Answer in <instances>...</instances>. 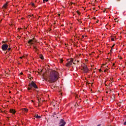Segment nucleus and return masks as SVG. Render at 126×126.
Instances as JSON below:
<instances>
[{
	"instance_id": "obj_1",
	"label": "nucleus",
	"mask_w": 126,
	"mask_h": 126,
	"mask_svg": "<svg viewBox=\"0 0 126 126\" xmlns=\"http://www.w3.org/2000/svg\"><path fill=\"white\" fill-rule=\"evenodd\" d=\"M59 73L57 71L50 70L48 71L47 80L50 83L56 82L59 79Z\"/></svg>"
},
{
	"instance_id": "obj_2",
	"label": "nucleus",
	"mask_w": 126,
	"mask_h": 126,
	"mask_svg": "<svg viewBox=\"0 0 126 126\" xmlns=\"http://www.w3.org/2000/svg\"><path fill=\"white\" fill-rule=\"evenodd\" d=\"M79 62V61L78 60V57H75L74 58V62H73V59H71L70 60H69V61L68 63H66V66H70L72 63L74 64H76V63H78Z\"/></svg>"
},
{
	"instance_id": "obj_3",
	"label": "nucleus",
	"mask_w": 126,
	"mask_h": 126,
	"mask_svg": "<svg viewBox=\"0 0 126 126\" xmlns=\"http://www.w3.org/2000/svg\"><path fill=\"white\" fill-rule=\"evenodd\" d=\"M33 87L35 89H37V88H38V87L37 86V85H36V83H35L33 81H32V83L29 84L28 90L29 91L31 90H32V88H33Z\"/></svg>"
},
{
	"instance_id": "obj_4",
	"label": "nucleus",
	"mask_w": 126,
	"mask_h": 126,
	"mask_svg": "<svg viewBox=\"0 0 126 126\" xmlns=\"http://www.w3.org/2000/svg\"><path fill=\"white\" fill-rule=\"evenodd\" d=\"M80 69L83 71L84 73H87V72H88L87 66H86L84 63L81 64Z\"/></svg>"
},
{
	"instance_id": "obj_5",
	"label": "nucleus",
	"mask_w": 126,
	"mask_h": 126,
	"mask_svg": "<svg viewBox=\"0 0 126 126\" xmlns=\"http://www.w3.org/2000/svg\"><path fill=\"white\" fill-rule=\"evenodd\" d=\"M65 124H66V123L64 122L63 119H61L59 123V126H65Z\"/></svg>"
},
{
	"instance_id": "obj_6",
	"label": "nucleus",
	"mask_w": 126,
	"mask_h": 126,
	"mask_svg": "<svg viewBox=\"0 0 126 126\" xmlns=\"http://www.w3.org/2000/svg\"><path fill=\"white\" fill-rule=\"evenodd\" d=\"M8 48V45L7 44H3L1 46V49L2 51H6Z\"/></svg>"
},
{
	"instance_id": "obj_7",
	"label": "nucleus",
	"mask_w": 126,
	"mask_h": 126,
	"mask_svg": "<svg viewBox=\"0 0 126 126\" xmlns=\"http://www.w3.org/2000/svg\"><path fill=\"white\" fill-rule=\"evenodd\" d=\"M28 43L29 45H33L34 44V40L33 39H30Z\"/></svg>"
},
{
	"instance_id": "obj_8",
	"label": "nucleus",
	"mask_w": 126,
	"mask_h": 126,
	"mask_svg": "<svg viewBox=\"0 0 126 126\" xmlns=\"http://www.w3.org/2000/svg\"><path fill=\"white\" fill-rule=\"evenodd\" d=\"M10 112L12 114H15L16 111H15V110H14V109H10Z\"/></svg>"
},
{
	"instance_id": "obj_9",
	"label": "nucleus",
	"mask_w": 126,
	"mask_h": 126,
	"mask_svg": "<svg viewBox=\"0 0 126 126\" xmlns=\"http://www.w3.org/2000/svg\"><path fill=\"white\" fill-rule=\"evenodd\" d=\"M22 111L23 112H25V113H27V112H28V109H27V108H23L22 109Z\"/></svg>"
},
{
	"instance_id": "obj_10",
	"label": "nucleus",
	"mask_w": 126,
	"mask_h": 126,
	"mask_svg": "<svg viewBox=\"0 0 126 126\" xmlns=\"http://www.w3.org/2000/svg\"><path fill=\"white\" fill-rule=\"evenodd\" d=\"M34 117L36 118V119H40L41 118V116H38V114H35L34 115Z\"/></svg>"
},
{
	"instance_id": "obj_11",
	"label": "nucleus",
	"mask_w": 126,
	"mask_h": 126,
	"mask_svg": "<svg viewBox=\"0 0 126 126\" xmlns=\"http://www.w3.org/2000/svg\"><path fill=\"white\" fill-rule=\"evenodd\" d=\"M111 100H112V101H114L115 100V95L113 94L112 95V96L111 97Z\"/></svg>"
},
{
	"instance_id": "obj_12",
	"label": "nucleus",
	"mask_w": 126,
	"mask_h": 126,
	"mask_svg": "<svg viewBox=\"0 0 126 126\" xmlns=\"http://www.w3.org/2000/svg\"><path fill=\"white\" fill-rule=\"evenodd\" d=\"M7 7V3H5L4 5H3L2 8H6Z\"/></svg>"
},
{
	"instance_id": "obj_13",
	"label": "nucleus",
	"mask_w": 126,
	"mask_h": 126,
	"mask_svg": "<svg viewBox=\"0 0 126 126\" xmlns=\"http://www.w3.org/2000/svg\"><path fill=\"white\" fill-rule=\"evenodd\" d=\"M39 58L41 60H44V56H43V55H40Z\"/></svg>"
},
{
	"instance_id": "obj_14",
	"label": "nucleus",
	"mask_w": 126,
	"mask_h": 126,
	"mask_svg": "<svg viewBox=\"0 0 126 126\" xmlns=\"http://www.w3.org/2000/svg\"><path fill=\"white\" fill-rule=\"evenodd\" d=\"M10 50H11V48H10V47L8 48L7 50V52H6L5 54H6L7 53V52H9V51H10Z\"/></svg>"
},
{
	"instance_id": "obj_15",
	"label": "nucleus",
	"mask_w": 126,
	"mask_h": 126,
	"mask_svg": "<svg viewBox=\"0 0 126 126\" xmlns=\"http://www.w3.org/2000/svg\"><path fill=\"white\" fill-rule=\"evenodd\" d=\"M33 49H34L35 50H38V48H37V46L33 45Z\"/></svg>"
},
{
	"instance_id": "obj_16",
	"label": "nucleus",
	"mask_w": 126,
	"mask_h": 126,
	"mask_svg": "<svg viewBox=\"0 0 126 126\" xmlns=\"http://www.w3.org/2000/svg\"><path fill=\"white\" fill-rule=\"evenodd\" d=\"M47 2V1H49V0H43V2H44V3H45V2Z\"/></svg>"
},
{
	"instance_id": "obj_17",
	"label": "nucleus",
	"mask_w": 126,
	"mask_h": 126,
	"mask_svg": "<svg viewBox=\"0 0 126 126\" xmlns=\"http://www.w3.org/2000/svg\"><path fill=\"white\" fill-rule=\"evenodd\" d=\"M80 37H82V38H84V36L80 35Z\"/></svg>"
},
{
	"instance_id": "obj_18",
	"label": "nucleus",
	"mask_w": 126,
	"mask_h": 126,
	"mask_svg": "<svg viewBox=\"0 0 126 126\" xmlns=\"http://www.w3.org/2000/svg\"><path fill=\"white\" fill-rule=\"evenodd\" d=\"M32 6H34L35 4H34V3H32Z\"/></svg>"
},
{
	"instance_id": "obj_19",
	"label": "nucleus",
	"mask_w": 126,
	"mask_h": 126,
	"mask_svg": "<svg viewBox=\"0 0 126 126\" xmlns=\"http://www.w3.org/2000/svg\"><path fill=\"white\" fill-rule=\"evenodd\" d=\"M78 106V103H77L75 105V107H77Z\"/></svg>"
},
{
	"instance_id": "obj_20",
	"label": "nucleus",
	"mask_w": 126,
	"mask_h": 126,
	"mask_svg": "<svg viewBox=\"0 0 126 126\" xmlns=\"http://www.w3.org/2000/svg\"><path fill=\"white\" fill-rule=\"evenodd\" d=\"M114 47H115V44L112 45L111 49H113V48H114Z\"/></svg>"
},
{
	"instance_id": "obj_21",
	"label": "nucleus",
	"mask_w": 126,
	"mask_h": 126,
	"mask_svg": "<svg viewBox=\"0 0 126 126\" xmlns=\"http://www.w3.org/2000/svg\"><path fill=\"white\" fill-rule=\"evenodd\" d=\"M124 125L125 126H126V121L124 123Z\"/></svg>"
},
{
	"instance_id": "obj_22",
	"label": "nucleus",
	"mask_w": 126,
	"mask_h": 126,
	"mask_svg": "<svg viewBox=\"0 0 126 126\" xmlns=\"http://www.w3.org/2000/svg\"><path fill=\"white\" fill-rule=\"evenodd\" d=\"M38 103H40V98H38Z\"/></svg>"
},
{
	"instance_id": "obj_23",
	"label": "nucleus",
	"mask_w": 126,
	"mask_h": 126,
	"mask_svg": "<svg viewBox=\"0 0 126 126\" xmlns=\"http://www.w3.org/2000/svg\"><path fill=\"white\" fill-rule=\"evenodd\" d=\"M113 48H111V50H110V52L112 53V51L113 50Z\"/></svg>"
},
{
	"instance_id": "obj_24",
	"label": "nucleus",
	"mask_w": 126,
	"mask_h": 126,
	"mask_svg": "<svg viewBox=\"0 0 126 126\" xmlns=\"http://www.w3.org/2000/svg\"><path fill=\"white\" fill-rule=\"evenodd\" d=\"M111 40H112V41H114V38H112Z\"/></svg>"
},
{
	"instance_id": "obj_25",
	"label": "nucleus",
	"mask_w": 126,
	"mask_h": 126,
	"mask_svg": "<svg viewBox=\"0 0 126 126\" xmlns=\"http://www.w3.org/2000/svg\"><path fill=\"white\" fill-rule=\"evenodd\" d=\"M75 97L76 98H78V95H76Z\"/></svg>"
},
{
	"instance_id": "obj_26",
	"label": "nucleus",
	"mask_w": 126,
	"mask_h": 126,
	"mask_svg": "<svg viewBox=\"0 0 126 126\" xmlns=\"http://www.w3.org/2000/svg\"><path fill=\"white\" fill-rule=\"evenodd\" d=\"M77 12L78 14H79V11H77Z\"/></svg>"
},
{
	"instance_id": "obj_27",
	"label": "nucleus",
	"mask_w": 126,
	"mask_h": 126,
	"mask_svg": "<svg viewBox=\"0 0 126 126\" xmlns=\"http://www.w3.org/2000/svg\"><path fill=\"white\" fill-rule=\"evenodd\" d=\"M37 51H39V50L38 49V50H35V52H37Z\"/></svg>"
},
{
	"instance_id": "obj_28",
	"label": "nucleus",
	"mask_w": 126,
	"mask_h": 126,
	"mask_svg": "<svg viewBox=\"0 0 126 126\" xmlns=\"http://www.w3.org/2000/svg\"><path fill=\"white\" fill-rule=\"evenodd\" d=\"M60 63H63V60H61Z\"/></svg>"
},
{
	"instance_id": "obj_29",
	"label": "nucleus",
	"mask_w": 126,
	"mask_h": 126,
	"mask_svg": "<svg viewBox=\"0 0 126 126\" xmlns=\"http://www.w3.org/2000/svg\"><path fill=\"white\" fill-rule=\"evenodd\" d=\"M117 1H121V0H117Z\"/></svg>"
},
{
	"instance_id": "obj_30",
	"label": "nucleus",
	"mask_w": 126,
	"mask_h": 126,
	"mask_svg": "<svg viewBox=\"0 0 126 126\" xmlns=\"http://www.w3.org/2000/svg\"><path fill=\"white\" fill-rule=\"evenodd\" d=\"M20 74L22 75V74H23V73L21 72V73H20Z\"/></svg>"
},
{
	"instance_id": "obj_31",
	"label": "nucleus",
	"mask_w": 126,
	"mask_h": 126,
	"mask_svg": "<svg viewBox=\"0 0 126 126\" xmlns=\"http://www.w3.org/2000/svg\"><path fill=\"white\" fill-rule=\"evenodd\" d=\"M97 126H101V125H98Z\"/></svg>"
},
{
	"instance_id": "obj_32",
	"label": "nucleus",
	"mask_w": 126,
	"mask_h": 126,
	"mask_svg": "<svg viewBox=\"0 0 126 126\" xmlns=\"http://www.w3.org/2000/svg\"><path fill=\"white\" fill-rule=\"evenodd\" d=\"M107 71L106 70H104V72H106Z\"/></svg>"
},
{
	"instance_id": "obj_33",
	"label": "nucleus",
	"mask_w": 126,
	"mask_h": 126,
	"mask_svg": "<svg viewBox=\"0 0 126 126\" xmlns=\"http://www.w3.org/2000/svg\"><path fill=\"white\" fill-rule=\"evenodd\" d=\"M117 20H118L117 19H115V21H117Z\"/></svg>"
},
{
	"instance_id": "obj_34",
	"label": "nucleus",
	"mask_w": 126,
	"mask_h": 126,
	"mask_svg": "<svg viewBox=\"0 0 126 126\" xmlns=\"http://www.w3.org/2000/svg\"><path fill=\"white\" fill-rule=\"evenodd\" d=\"M2 43H5V42H4V41H2Z\"/></svg>"
},
{
	"instance_id": "obj_35",
	"label": "nucleus",
	"mask_w": 126,
	"mask_h": 126,
	"mask_svg": "<svg viewBox=\"0 0 126 126\" xmlns=\"http://www.w3.org/2000/svg\"><path fill=\"white\" fill-rule=\"evenodd\" d=\"M99 71H100V72H101V69H99Z\"/></svg>"
},
{
	"instance_id": "obj_36",
	"label": "nucleus",
	"mask_w": 126,
	"mask_h": 126,
	"mask_svg": "<svg viewBox=\"0 0 126 126\" xmlns=\"http://www.w3.org/2000/svg\"><path fill=\"white\" fill-rule=\"evenodd\" d=\"M38 106H40V104H38Z\"/></svg>"
},
{
	"instance_id": "obj_37",
	"label": "nucleus",
	"mask_w": 126,
	"mask_h": 126,
	"mask_svg": "<svg viewBox=\"0 0 126 126\" xmlns=\"http://www.w3.org/2000/svg\"><path fill=\"white\" fill-rule=\"evenodd\" d=\"M94 19H96V18L94 17Z\"/></svg>"
},
{
	"instance_id": "obj_38",
	"label": "nucleus",
	"mask_w": 126,
	"mask_h": 126,
	"mask_svg": "<svg viewBox=\"0 0 126 126\" xmlns=\"http://www.w3.org/2000/svg\"><path fill=\"white\" fill-rule=\"evenodd\" d=\"M80 22V23H81V22L80 21V22Z\"/></svg>"
},
{
	"instance_id": "obj_39",
	"label": "nucleus",
	"mask_w": 126,
	"mask_h": 126,
	"mask_svg": "<svg viewBox=\"0 0 126 126\" xmlns=\"http://www.w3.org/2000/svg\"><path fill=\"white\" fill-rule=\"evenodd\" d=\"M81 63H82V60L81 61Z\"/></svg>"
},
{
	"instance_id": "obj_40",
	"label": "nucleus",
	"mask_w": 126,
	"mask_h": 126,
	"mask_svg": "<svg viewBox=\"0 0 126 126\" xmlns=\"http://www.w3.org/2000/svg\"><path fill=\"white\" fill-rule=\"evenodd\" d=\"M113 65H115V63H113Z\"/></svg>"
},
{
	"instance_id": "obj_41",
	"label": "nucleus",
	"mask_w": 126,
	"mask_h": 126,
	"mask_svg": "<svg viewBox=\"0 0 126 126\" xmlns=\"http://www.w3.org/2000/svg\"><path fill=\"white\" fill-rule=\"evenodd\" d=\"M32 102H33V100H32Z\"/></svg>"
},
{
	"instance_id": "obj_42",
	"label": "nucleus",
	"mask_w": 126,
	"mask_h": 126,
	"mask_svg": "<svg viewBox=\"0 0 126 126\" xmlns=\"http://www.w3.org/2000/svg\"><path fill=\"white\" fill-rule=\"evenodd\" d=\"M98 21H97V23H98Z\"/></svg>"
},
{
	"instance_id": "obj_43",
	"label": "nucleus",
	"mask_w": 126,
	"mask_h": 126,
	"mask_svg": "<svg viewBox=\"0 0 126 126\" xmlns=\"http://www.w3.org/2000/svg\"><path fill=\"white\" fill-rule=\"evenodd\" d=\"M77 4V5H78V4Z\"/></svg>"
},
{
	"instance_id": "obj_44",
	"label": "nucleus",
	"mask_w": 126,
	"mask_h": 126,
	"mask_svg": "<svg viewBox=\"0 0 126 126\" xmlns=\"http://www.w3.org/2000/svg\"><path fill=\"white\" fill-rule=\"evenodd\" d=\"M95 1H97V0H95Z\"/></svg>"
}]
</instances>
